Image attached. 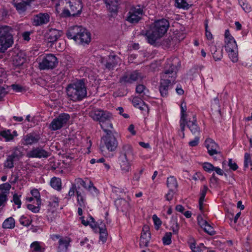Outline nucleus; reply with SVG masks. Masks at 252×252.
I'll use <instances>...</instances> for the list:
<instances>
[{
    "instance_id": "nucleus-1",
    "label": "nucleus",
    "mask_w": 252,
    "mask_h": 252,
    "mask_svg": "<svg viewBox=\"0 0 252 252\" xmlns=\"http://www.w3.org/2000/svg\"><path fill=\"white\" fill-rule=\"evenodd\" d=\"M171 59L167 61L164 72L161 75L159 91L163 97L167 95L168 89L176 82L177 68Z\"/></svg>"
},
{
    "instance_id": "nucleus-2",
    "label": "nucleus",
    "mask_w": 252,
    "mask_h": 252,
    "mask_svg": "<svg viewBox=\"0 0 252 252\" xmlns=\"http://www.w3.org/2000/svg\"><path fill=\"white\" fill-rule=\"evenodd\" d=\"M169 27V23L165 19L156 21L150 30L146 33L148 43L151 44L155 43L157 40L162 37L167 32Z\"/></svg>"
},
{
    "instance_id": "nucleus-3",
    "label": "nucleus",
    "mask_w": 252,
    "mask_h": 252,
    "mask_svg": "<svg viewBox=\"0 0 252 252\" xmlns=\"http://www.w3.org/2000/svg\"><path fill=\"white\" fill-rule=\"evenodd\" d=\"M67 98L73 101L82 100L87 96V90L83 80L68 84L66 88Z\"/></svg>"
},
{
    "instance_id": "nucleus-4",
    "label": "nucleus",
    "mask_w": 252,
    "mask_h": 252,
    "mask_svg": "<svg viewBox=\"0 0 252 252\" xmlns=\"http://www.w3.org/2000/svg\"><path fill=\"white\" fill-rule=\"evenodd\" d=\"M69 39H73L79 44H88L91 41V34L82 26H75L70 27L66 33Z\"/></svg>"
},
{
    "instance_id": "nucleus-5",
    "label": "nucleus",
    "mask_w": 252,
    "mask_h": 252,
    "mask_svg": "<svg viewBox=\"0 0 252 252\" xmlns=\"http://www.w3.org/2000/svg\"><path fill=\"white\" fill-rule=\"evenodd\" d=\"M90 116L94 121H99L101 128H105L104 122L111 119L112 114L107 111L94 109L89 112Z\"/></svg>"
},
{
    "instance_id": "nucleus-6",
    "label": "nucleus",
    "mask_w": 252,
    "mask_h": 252,
    "mask_svg": "<svg viewBox=\"0 0 252 252\" xmlns=\"http://www.w3.org/2000/svg\"><path fill=\"white\" fill-rule=\"evenodd\" d=\"M58 61L57 57L53 54H48L44 57L39 63L40 70L53 69L57 66Z\"/></svg>"
},
{
    "instance_id": "nucleus-7",
    "label": "nucleus",
    "mask_w": 252,
    "mask_h": 252,
    "mask_svg": "<svg viewBox=\"0 0 252 252\" xmlns=\"http://www.w3.org/2000/svg\"><path fill=\"white\" fill-rule=\"evenodd\" d=\"M143 14V9L139 5L131 7L127 14L126 20L131 24H136L141 19Z\"/></svg>"
},
{
    "instance_id": "nucleus-8",
    "label": "nucleus",
    "mask_w": 252,
    "mask_h": 252,
    "mask_svg": "<svg viewBox=\"0 0 252 252\" xmlns=\"http://www.w3.org/2000/svg\"><path fill=\"white\" fill-rule=\"evenodd\" d=\"M70 116L68 114L63 113L54 119L50 125V128L52 130H57L61 128L69 120Z\"/></svg>"
},
{
    "instance_id": "nucleus-9",
    "label": "nucleus",
    "mask_w": 252,
    "mask_h": 252,
    "mask_svg": "<svg viewBox=\"0 0 252 252\" xmlns=\"http://www.w3.org/2000/svg\"><path fill=\"white\" fill-rule=\"evenodd\" d=\"M143 78V76L142 74L137 70H135L124 75L120 78V82L125 84H130L135 81H141Z\"/></svg>"
},
{
    "instance_id": "nucleus-10",
    "label": "nucleus",
    "mask_w": 252,
    "mask_h": 252,
    "mask_svg": "<svg viewBox=\"0 0 252 252\" xmlns=\"http://www.w3.org/2000/svg\"><path fill=\"white\" fill-rule=\"evenodd\" d=\"M102 140L107 149L110 152L115 151L118 147L117 139L112 133L106 134L102 138Z\"/></svg>"
},
{
    "instance_id": "nucleus-11",
    "label": "nucleus",
    "mask_w": 252,
    "mask_h": 252,
    "mask_svg": "<svg viewBox=\"0 0 252 252\" xmlns=\"http://www.w3.org/2000/svg\"><path fill=\"white\" fill-rule=\"evenodd\" d=\"M11 61L13 65L16 67L22 65L26 61V56L25 52L18 50L13 51Z\"/></svg>"
},
{
    "instance_id": "nucleus-12",
    "label": "nucleus",
    "mask_w": 252,
    "mask_h": 252,
    "mask_svg": "<svg viewBox=\"0 0 252 252\" xmlns=\"http://www.w3.org/2000/svg\"><path fill=\"white\" fill-rule=\"evenodd\" d=\"M50 152L46 151L42 148L35 147L32 148L27 154V157L29 158H46L50 156Z\"/></svg>"
},
{
    "instance_id": "nucleus-13",
    "label": "nucleus",
    "mask_w": 252,
    "mask_h": 252,
    "mask_svg": "<svg viewBox=\"0 0 252 252\" xmlns=\"http://www.w3.org/2000/svg\"><path fill=\"white\" fill-rule=\"evenodd\" d=\"M101 62L104 64L107 69L112 70L121 63V60L116 55H110L106 60L102 59Z\"/></svg>"
},
{
    "instance_id": "nucleus-14",
    "label": "nucleus",
    "mask_w": 252,
    "mask_h": 252,
    "mask_svg": "<svg viewBox=\"0 0 252 252\" xmlns=\"http://www.w3.org/2000/svg\"><path fill=\"white\" fill-rule=\"evenodd\" d=\"M50 15L47 13H39L34 15L32 19V24L34 26H40L47 24L50 21Z\"/></svg>"
},
{
    "instance_id": "nucleus-15",
    "label": "nucleus",
    "mask_w": 252,
    "mask_h": 252,
    "mask_svg": "<svg viewBox=\"0 0 252 252\" xmlns=\"http://www.w3.org/2000/svg\"><path fill=\"white\" fill-rule=\"evenodd\" d=\"M118 158L131 160L134 156L132 146L129 144H124L120 149Z\"/></svg>"
},
{
    "instance_id": "nucleus-16",
    "label": "nucleus",
    "mask_w": 252,
    "mask_h": 252,
    "mask_svg": "<svg viewBox=\"0 0 252 252\" xmlns=\"http://www.w3.org/2000/svg\"><path fill=\"white\" fill-rule=\"evenodd\" d=\"M181 118L180 120V132L179 135L182 138H184L185 137L184 131L185 129V123L188 118V115L186 112L187 107L186 103L184 101H183L181 104Z\"/></svg>"
},
{
    "instance_id": "nucleus-17",
    "label": "nucleus",
    "mask_w": 252,
    "mask_h": 252,
    "mask_svg": "<svg viewBox=\"0 0 252 252\" xmlns=\"http://www.w3.org/2000/svg\"><path fill=\"white\" fill-rule=\"evenodd\" d=\"M13 42L12 36L10 32L0 37V52H4L12 45Z\"/></svg>"
},
{
    "instance_id": "nucleus-18",
    "label": "nucleus",
    "mask_w": 252,
    "mask_h": 252,
    "mask_svg": "<svg viewBox=\"0 0 252 252\" xmlns=\"http://www.w3.org/2000/svg\"><path fill=\"white\" fill-rule=\"evenodd\" d=\"M33 1V0H13V4L18 13H22L26 11L27 7Z\"/></svg>"
},
{
    "instance_id": "nucleus-19",
    "label": "nucleus",
    "mask_w": 252,
    "mask_h": 252,
    "mask_svg": "<svg viewBox=\"0 0 252 252\" xmlns=\"http://www.w3.org/2000/svg\"><path fill=\"white\" fill-rule=\"evenodd\" d=\"M151 239V233L150 232L149 227L147 225H144L143 227L140 239V247H147Z\"/></svg>"
},
{
    "instance_id": "nucleus-20",
    "label": "nucleus",
    "mask_w": 252,
    "mask_h": 252,
    "mask_svg": "<svg viewBox=\"0 0 252 252\" xmlns=\"http://www.w3.org/2000/svg\"><path fill=\"white\" fill-rule=\"evenodd\" d=\"M70 7V12L73 15L80 13L82 5L80 0H65Z\"/></svg>"
},
{
    "instance_id": "nucleus-21",
    "label": "nucleus",
    "mask_w": 252,
    "mask_h": 252,
    "mask_svg": "<svg viewBox=\"0 0 252 252\" xmlns=\"http://www.w3.org/2000/svg\"><path fill=\"white\" fill-rule=\"evenodd\" d=\"M186 125L192 134L197 135L200 133V128L197 124L196 116L195 115L192 116V120H189L188 118L187 119L185 126Z\"/></svg>"
},
{
    "instance_id": "nucleus-22",
    "label": "nucleus",
    "mask_w": 252,
    "mask_h": 252,
    "mask_svg": "<svg viewBox=\"0 0 252 252\" xmlns=\"http://www.w3.org/2000/svg\"><path fill=\"white\" fill-rule=\"evenodd\" d=\"M205 145L208 150V153L210 156L217 154L219 153V147L214 141L210 138H207L205 141Z\"/></svg>"
},
{
    "instance_id": "nucleus-23",
    "label": "nucleus",
    "mask_w": 252,
    "mask_h": 252,
    "mask_svg": "<svg viewBox=\"0 0 252 252\" xmlns=\"http://www.w3.org/2000/svg\"><path fill=\"white\" fill-rule=\"evenodd\" d=\"M10 188L11 185L8 183L0 185V206L7 200V195Z\"/></svg>"
},
{
    "instance_id": "nucleus-24",
    "label": "nucleus",
    "mask_w": 252,
    "mask_h": 252,
    "mask_svg": "<svg viewBox=\"0 0 252 252\" xmlns=\"http://www.w3.org/2000/svg\"><path fill=\"white\" fill-rule=\"evenodd\" d=\"M40 139L39 134L31 133L26 135L24 138V145H28L37 143Z\"/></svg>"
},
{
    "instance_id": "nucleus-25",
    "label": "nucleus",
    "mask_w": 252,
    "mask_h": 252,
    "mask_svg": "<svg viewBox=\"0 0 252 252\" xmlns=\"http://www.w3.org/2000/svg\"><path fill=\"white\" fill-rule=\"evenodd\" d=\"M63 32L62 31L56 29H51L48 32V39L49 42L54 43L62 36Z\"/></svg>"
},
{
    "instance_id": "nucleus-26",
    "label": "nucleus",
    "mask_w": 252,
    "mask_h": 252,
    "mask_svg": "<svg viewBox=\"0 0 252 252\" xmlns=\"http://www.w3.org/2000/svg\"><path fill=\"white\" fill-rule=\"evenodd\" d=\"M118 163L123 173H127L131 171V160L118 158Z\"/></svg>"
},
{
    "instance_id": "nucleus-27",
    "label": "nucleus",
    "mask_w": 252,
    "mask_h": 252,
    "mask_svg": "<svg viewBox=\"0 0 252 252\" xmlns=\"http://www.w3.org/2000/svg\"><path fill=\"white\" fill-rule=\"evenodd\" d=\"M211 52L215 61H220L223 56L222 49L217 48L215 45H212L210 47Z\"/></svg>"
},
{
    "instance_id": "nucleus-28",
    "label": "nucleus",
    "mask_w": 252,
    "mask_h": 252,
    "mask_svg": "<svg viewBox=\"0 0 252 252\" xmlns=\"http://www.w3.org/2000/svg\"><path fill=\"white\" fill-rule=\"evenodd\" d=\"M136 93L144 99H146L150 97L148 89L142 84L138 85L136 86Z\"/></svg>"
},
{
    "instance_id": "nucleus-29",
    "label": "nucleus",
    "mask_w": 252,
    "mask_h": 252,
    "mask_svg": "<svg viewBox=\"0 0 252 252\" xmlns=\"http://www.w3.org/2000/svg\"><path fill=\"white\" fill-rule=\"evenodd\" d=\"M98 228L99 229V240L102 242V243H105L107 239V231L105 227V224L102 222L98 224Z\"/></svg>"
},
{
    "instance_id": "nucleus-30",
    "label": "nucleus",
    "mask_w": 252,
    "mask_h": 252,
    "mask_svg": "<svg viewBox=\"0 0 252 252\" xmlns=\"http://www.w3.org/2000/svg\"><path fill=\"white\" fill-rule=\"evenodd\" d=\"M107 7L111 12H116L119 2L118 0H105Z\"/></svg>"
},
{
    "instance_id": "nucleus-31",
    "label": "nucleus",
    "mask_w": 252,
    "mask_h": 252,
    "mask_svg": "<svg viewBox=\"0 0 252 252\" xmlns=\"http://www.w3.org/2000/svg\"><path fill=\"white\" fill-rule=\"evenodd\" d=\"M224 47L226 52H229V51L238 49L237 44L234 38L224 41Z\"/></svg>"
},
{
    "instance_id": "nucleus-32",
    "label": "nucleus",
    "mask_w": 252,
    "mask_h": 252,
    "mask_svg": "<svg viewBox=\"0 0 252 252\" xmlns=\"http://www.w3.org/2000/svg\"><path fill=\"white\" fill-rule=\"evenodd\" d=\"M80 219L81 223L85 226L89 225L93 229H95L97 227V222L95 221L94 219L91 216H89V220H85L84 217H81Z\"/></svg>"
},
{
    "instance_id": "nucleus-33",
    "label": "nucleus",
    "mask_w": 252,
    "mask_h": 252,
    "mask_svg": "<svg viewBox=\"0 0 252 252\" xmlns=\"http://www.w3.org/2000/svg\"><path fill=\"white\" fill-rule=\"evenodd\" d=\"M76 195L78 205L81 207H85V194L83 192L76 191Z\"/></svg>"
},
{
    "instance_id": "nucleus-34",
    "label": "nucleus",
    "mask_w": 252,
    "mask_h": 252,
    "mask_svg": "<svg viewBox=\"0 0 252 252\" xmlns=\"http://www.w3.org/2000/svg\"><path fill=\"white\" fill-rule=\"evenodd\" d=\"M50 185L53 189L58 191H60L62 189V181L59 178H52L50 181Z\"/></svg>"
},
{
    "instance_id": "nucleus-35",
    "label": "nucleus",
    "mask_w": 252,
    "mask_h": 252,
    "mask_svg": "<svg viewBox=\"0 0 252 252\" xmlns=\"http://www.w3.org/2000/svg\"><path fill=\"white\" fill-rule=\"evenodd\" d=\"M167 186L169 189L175 190L178 187L176 179L173 176L168 178L167 180Z\"/></svg>"
},
{
    "instance_id": "nucleus-36",
    "label": "nucleus",
    "mask_w": 252,
    "mask_h": 252,
    "mask_svg": "<svg viewBox=\"0 0 252 252\" xmlns=\"http://www.w3.org/2000/svg\"><path fill=\"white\" fill-rule=\"evenodd\" d=\"M208 189V188L207 186L204 185L202 189L200 191V196L199 199V210L201 211L203 209V202L204 201V198Z\"/></svg>"
},
{
    "instance_id": "nucleus-37",
    "label": "nucleus",
    "mask_w": 252,
    "mask_h": 252,
    "mask_svg": "<svg viewBox=\"0 0 252 252\" xmlns=\"http://www.w3.org/2000/svg\"><path fill=\"white\" fill-rule=\"evenodd\" d=\"M15 226V220L12 217L6 219L2 223V227L5 229H12Z\"/></svg>"
},
{
    "instance_id": "nucleus-38",
    "label": "nucleus",
    "mask_w": 252,
    "mask_h": 252,
    "mask_svg": "<svg viewBox=\"0 0 252 252\" xmlns=\"http://www.w3.org/2000/svg\"><path fill=\"white\" fill-rule=\"evenodd\" d=\"M69 242L67 239H60L59 240V246L58 248L59 252H65L66 251Z\"/></svg>"
},
{
    "instance_id": "nucleus-39",
    "label": "nucleus",
    "mask_w": 252,
    "mask_h": 252,
    "mask_svg": "<svg viewBox=\"0 0 252 252\" xmlns=\"http://www.w3.org/2000/svg\"><path fill=\"white\" fill-rule=\"evenodd\" d=\"M41 203V200H37L33 204H28L27 206L28 208L31 210L33 213L38 212L40 210V206Z\"/></svg>"
},
{
    "instance_id": "nucleus-40",
    "label": "nucleus",
    "mask_w": 252,
    "mask_h": 252,
    "mask_svg": "<svg viewBox=\"0 0 252 252\" xmlns=\"http://www.w3.org/2000/svg\"><path fill=\"white\" fill-rule=\"evenodd\" d=\"M230 60L234 63H237L239 61L238 49L229 51L227 52Z\"/></svg>"
},
{
    "instance_id": "nucleus-41",
    "label": "nucleus",
    "mask_w": 252,
    "mask_h": 252,
    "mask_svg": "<svg viewBox=\"0 0 252 252\" xmlns=\"http://www.w3.org/2000/svg\"><path fill=\"white\" fill-rule=\"evenodd\" d=\"M22 153L19 148L17 147L14 148L13 150L12 154L9 155L12 158L15 159L16 161L18 160L22 157Z\"/></svg>"
},
{
    "instance_id": "nucleus-42",
    "label": "nucleus",
    "mask_w": 252,
    "mask_h": 252,
    "mask_svg": "<svg viewBox=\"0 0 252 252\" xmlns=\"http://www.w3.org/2000/svg\"><path fill=\"white\" fill-rule=\"evenodd\" d=\"M32 252H44V249L42 248L40 243L37 241L32 243L31 245Z\"/></svg>"
},
{
    "instance_id": "nucleus-43",
    "label": "nucleus",
    "mask_w": 252,
    "mask_h": 252,
    "mask_svg": "<svg viewBox=\"0 0 252 252\" xmlns=\"http://www.w3.org/2000/svg\"><path fill=\"white\" fill-rule=\"evenodd\" d=\"M87 190L89 191L93 195H97L99 193L98 189L94 186L93 183L91 181H89Z\"/></svg>"
},
{
    "instance_id": "nucleus-44",
    "label": "nucleus",
    "mask_w": 252,
    "mask_h": 252,
    "mask_svg": "<svg viewBox=\"0 0 252 252\" xmlns=\"http://www.w3.org/2000/svg\"><path fill=\"white\" fill-rule=\"evenodd\" d=\"M0 134L6 141L12 140L13 139V135L9 130L2 131Z\"/></svg>"
},
{
    "instance_id": "nucleus-45",
    "label": "nucleus",
    "mask_w": 252,
    "mask_h": 252,
    "mask_svg": "<svg viewBox=\"0 0 252 252\" xmlns=\"http://www.w3.org/2000/svg\"><path fill=\"white\" fill-rule=\"evenodd\" d=\"M15 161V159L8 156L4 163V167L9 169L13 168L14 167V162Z\"/></svg>"
},
{
    "instance_id": "nucleus-46",
    "label": "nucleus",
    "mask_w": 252,
    "mask_h": 252,
    "mask_svg": "<svg viewBox=\"0 0 252 252\" xmlns=\"http://www.w3.org/2000/svg\"><path fill=\"white\" fill-rule=\"evenodd\" d=\"M176 6L179 8H187L189 7V4L187 0H176Z\"/></svg>"
},
{
    "instance_id": "nucleus-47",
    "label": "nucleus",
    "mask_w": 252,
    "mask_h": 252,
    "mask_svg": "<svg viewBox=\"0 0 252 252\" xmlns=\"http://www.w3.org/2000/svg\"><path fill=\"white\" fill-rule=\"evenodd\" d=\"M249 164L251 166V170H252V158L249 154L245 153L244 156V167H248Z\"/></svg>"
},
{
    "instance_id": "nucleus-48",
    "label": "nucleus",
    "mask_w": 252,
    "mask_h": 252,
    "mask_svg": "<svg viewBox=\"0 0 252 252\" xmlns=\"http://www.w3.org/2000/svg\"><path fill=\"white\" fill-rule=\"evenodd\" d=\"M111 119L108 120L107 122H104V125L105 126V128H102L106 134H110L112 133L111 130L110 129L112 128V124L110 122Z\"/></svg>"
},
{
    "instance_id": "nucleus-49",
    "label": "nucleus",
    "mask_w": 252,
    "mask_h": 252,
    "mask_svg": "<svg viewBox=\"0 0 252 252\" xmlns=\"http://www.w3.org/2000/svg\"><path fill=\"white\" fill-rule=\"evenodd\" d=\"M49 205L56 208L59 206V198L56 196H52L48 201Z\"/></svg>"
},
{
    "instance_id": "nucleus-50",
    "label": "nucleus",
    "mask_w": 252,
    "mask_h": 252,
    "mask_svg": "<svg viewBox=\"0 0 252 252\" xmlns=\"http://www.w3.org/2000/svg\"><path fill=\"white\" fill-rule=\"evenodd\" d=\"M171 232H167L162 238L163 243L164 245H169L171 243Z\"/></svg>"
},
{
    "instance_id": "nucleus-51",
    "label": "nucleus",
    "mask_w": 252,
    "mask_h": 252,
    "mask_svg": "<svg viewBox=\"0 0 252 252\" xmlns=\"http://www.w3.org/2000/svg\"><path fill=\"white\" fill-rule=\"evenodd\" d=\"M202 167L205 171L209 173L213 171L215 169V167L209 162H204L202 164Z\"/></svg>"
},
{
    "instance_id": "nucleus-52",
    "label": "nucleus",
    "mask_w": 252,
    "mask_h": 252,
    "mask_svg": "<svg viewBox=\"0 0 252 252\" xmlns=\"http://www.w3.org/2000/svg\"><path fill=\"white\" fill-rule=\"evenodd\" d=\"M203 228L205 232L210 235H213L215 234L214 228L208 223H207Z\"/></svg>"
},
{
    "instance_id": "nucleus-53",
    "label": "nucleus",
    "mask_w": 252,
    "mask_h": 252,
    "mask_svg": "<svg viewBox=\"0 0 252 252\" xmlns=\"http://www.w3.org/2000/svg\"><path fill=\"white\" fill-rule=\"evenodd\" d=\"M20 224L23 226H29L31 223V221L28 219L27 217L22 216L19 219Z\"/></svg>"
},
{
    "instance_id": "nucleus-54",
    "label": "nucleus",
    "mask_w": 252,
    "mask_h": 252,
    "mask_svg": "<svg viewBox=\"0 0 252 252\" xmlns=\"http://www.w3.org/2000/svg\"><path fill=\"white\" fill-rule=\"evenodd\" d=\"M10 28L8 26L0 27V37L5 35L10 32Z\"/></svg>"
},
{
    "instance_id": "nucleus-55",
    "label": "nucleus",
    "mask_w": 252,
    "mask_h": 252,
    "mask_svg": "<svg viewBox=\"0 0 252 252\" xmlns=\"http://www.w3.org/2000/svg\"><path fill=\"white\" fill-rule=\"evenodd\" d=\"M76 185H80L86 189H87L88 186L86 184V182L84 181L82 179L78 178L75 180V183Z\"/></svg>"
},
{
    "instance_id": "nucleus-56",
    "label": "nucleus",
    "mask_w": 252,
    "mask_h": 252,
    "mask_svg": "<svg viewBox=\"0 0 252 252\" xmlns=\"http://www.w3.org/2000/svg\"><path fill=\"white\" fill-rule=\"evenodd\" d=\"M76 191H78V190L77 189V187L76 186V184L74 183L72 184L71 187H70L67 195L69 197L73 196L74 195L75 192H76Z\"/></svg>"
},
{
    "instance_id": "nucleus-57",
    "label": "nucleus",
    "mask_w": 252,
    "mask_h": 252,
    "mask_svg": "<svg viewBox=\"0 0 252 252\" xmlns=\"http://www.w3.org/2000/svg\"><path fill=\"white\" fill-rule=\"evenodd\" d=\"M152 219L155 225L156 228L158 229L161 224V221L156 215H154L152 217Z\"/></svg>"
},
{
    "instance_id": "nucleus-58",
    "label": "nucleus",
    "mask_w": 252,
    "mask_h": 252,
    "mask_svg": "<svg viewBox=\"0 0 252 252\" xmlns=\"http://www.w3.org/2000/svg\"><path fill=\"white\" fill-rule=\"evenodd\" d=\"M242 7L246 12H249L251 10V7L246 3V0H239Z\"/></svg>"
},
{
    "instance_id": "nucleus-59",
    "label": "nucleus",
    "mask_w": 252,
    "mask_h": 252,
    "mask_svg": "<svg viewBox=\"0 0 252 252\" xmlns=\"http://www.w3.org/2000/svg\"><path fill=\"white\" fill-rule=\"evenodd\" d=\"M20 196L17 194H15L13 195V201L15 203V204L17 205V207L18 208H20L21 205V202L20 199Z\"/></svg>"
},
{
    "instance_id": "nucleus-60",
    "label": "nucleus",
    "mask_w": 252,
    "mask_h": 252,
    "mask_svg": "<svg viewBox=\"0 0 252 252\" xmlns=\"http://www.w3.org/2000/svg\"><path fill=\"white\" fill-rule=\"evenodd\" d=\"M189 247L192 251V252H197L198 248L196 247V243L193 239H190L189 242Z\"/></svg>"
},
{
    "instance_id": "nucleus-61",
    "label": "nucleus",
    "mask_w": 252,
    "mask_h": 252,
    "mask_svg": "<svg viewBox=\"0 0 252 252\" xmlns=\"http://www.w3.org/2000/svg\"><path fill=\"white\" fill-rule=\"evenodd\" d=\"M208 21L206 20L205 22V35L207 39H211L213 38V35L211 32L208 30Z\"/></svg>"
},
{
    "instance_id": "nucleus-62",
    "label": "nucleus",
    "mask_w": 252,
    "mask_h": 252,
    "mask_svg": "<svg viewBox=\"0 0 252 252\" xmlns=\"http://www.w3.org/2000/svg\"><path fill=\"white\" fill-rule=\"evenodd\" d=\"M31 193L33 197H34L35 201L37 200H41L40 198V193L37 189H32Z\"/></svg>"
},
{
    "instance_id": "nucleus-63",
    "label": "nucleus",
    "mask_w": 252,
    "mask_h": 252,
    "mask_svg": "<svg viewBox=\"0 0 252 252\" xmlns=\"http://www.w3.org/2000/svg\"><path fill=\"white\" fill-rule=\"evenodd\" d=\"M192 179L194 181L201 180L203 181L205 179L204 177L200 172L196 173L192 177Z\"/></svg>"
},
{
    "instance_id": "nucleus-64",
    "label": "nucleus",
    "mask_w": 252,
    "mask_h": 252,
    "mask_svg": "<svg viewBox=\"0 0 252 252\" xmlns=\"http://www.w3.org/2000/svg\"><path fill=\"white\" fill-rule=\"evenodd\" d=\"M12 89L15 92H21L24 90L23 87L17 84H13L11 86Z\"/></svg>"
}]
</instances>
